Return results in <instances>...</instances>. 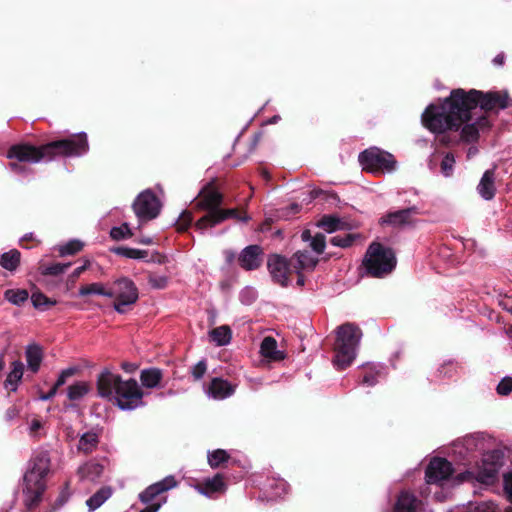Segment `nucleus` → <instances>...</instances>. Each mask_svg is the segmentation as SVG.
<instances>
[{
  "label": "nucleus",
  "mask_w": 512,
  "mask_h": 512,
  "mask_svg": "<svg viewBox=\"0 0 512 512\" xmlns=\"http://www.w3.org/2000/svg\"><path fill=\"white\" fill-rule=\"evenodd\" d=\"M313 196H314V198H321L329 203H334V202L339 201L338 195L332 191L314 190Z\"/></svg>",
  "instance_id": "864d4df0"
},
{
  "label": "nucleus",
  "mask_w": 512,
  "mask_h": 512,
  "mask_svg": "<svg viewBox=\"0 0 512 512\" xmlns=\"http://www.w3.org/2000/svg\"><path fill=\"white\" fill-rule=\"evenodd\" d=\"M20 414V409L17 405H12L10 406L6 412H5V420L6 421H12L14 420L15 418H17Z\"/></svg>",
  "instance_id": "13d9d810"
},
{
  "label": "nucleus",
  "mask_w": 512,
  "mask_h": 512,
  "mask_svg": "<svg viewBox=\"0 0 512 512\" xmlns=\"http://www.w3.org/2000/svg\"><path fill=\"white\" fill-rule=\"evenodd\" d=\"M199 491L206 495L212 496L214 493H222L226 490L223 475L218 473L212 478H206L198 484Z\"/></svg>",
  "instance_id": "aec40b11"
},
{
  "label": "nucleus",
  "mask_w": 512,
  "mask_h": 512,
  "mask_svg": "<svg viewBox=\"0 0 512 512\" xmlns=\"http://www.w3.org/2000/svg\"><path fill=\"white\" fill-rule=\"evenodd\" d=\"M294 270H313L318 264V259L311 256L308 251H298L292 258Z\"/></svg>",
  "instance_id": "b1692460"
},
{
  "label": "nucleus",
  "mask_w": 512,
  "mask_h": 512,
  "mask_svg": "<svg viewBox=\"0 0 512 512\" xmlns=\"http://www.w3.org/2000/svg\"><path fill=\"white\" fill-rule=\"evenodd\" d=\"M23 371H24V364L21 361L16 360V361L12 362V369L9 372V374L4 382L5 387L6 388L11 387L10 390L15 391L17 389L18 383L22 379Z\"/></svg>",
  "instance_id": "c756f323"
},
{
  "label": "nucleus",
  "mask_w": 512,
  "mask_h": 512,
  "mask_svg": "<svg viewBox=\"0 0 512 512\" xmlns=\"http://www.w3.org/2000/svg\"><path fill=\"white\" fill-rule=\"evenodd\" d=\"M211 341L217 346H225L230 343L232 338V330L228 325H222L212 329L209 332Z\"/></svg>",
  "instance_id": "7c9ffc66"
},
{
  "label": "nucleus",
  "mask_w": 512,
  "mask_h": 512,
  "mask_svg": "<svg viewBox=\"0 0 512 512\" xmlns=\"http://www.w3.org/2000/svg\"><path fill=\"white\" fill-rule=\"evenodd\" d=\"M234 387L227 381L219 377L211 380L208 393L214 399H225L234 393Z\"/></svg>",
  "instance_id": "412c9836"
},
{
  "label": "nucleus",
  "mask_w": 512,
  "mask_h": 512,
  "mask_svg": "<svg viewBox=\"0 0 512 512\" xmlns=\"http://www.w3.org/2000/svg\"><path fill=\"white\" fill-rule=\"evenodd\" d=\"M223 202L224 195L216 187L215 180H211L201 188L195 199L193 209L197 212L204 211L205 214L194 223L197 231L203 232L211 228V215L220 210Z\"/></svg>",
  "instance_id": "0eeeda50"
},
{
  "label": "nucleus",
  "mask_w": 512,
  "mask_h": 512,
  "mask_svg": "<svg viewBox=\"0 0 512 512\" xmlns=\"http://www.w3.org/2000/svg\"><path fill=\"white\" fill-rule=\"evenodd\" d=\"M311 248L317 254H322L326 247V237L322 233H317L310 243Z\"/></svg>",
  "instance_id": "09e8293b"
},
{
  "label": "nucleus",
  "mask_w": 512,
  "mask_h": 512,
  "mask_svg": "<svg viewBox=\"0 0 512 512\" xmlns=\"http://www.w3.org/2000/svg\"><path fill=\"white\" fill-rule=\"evenodd\" d=\"M502 457L503 455L500 451L493 450L483 455L482 462L495 465L497 469H500Z\"/></svg>",
  "instance_id": "49530a36"
},
{
  "label": "nucleus",
  "mask_w": 512,
  "mask_h": 512,
  "mask_svg": "<svg viewBox=\"0 0 512 512\" xmlns=\"http://www.w3.org/2000/svg\"><path fill=\"white\" fill-rule=\"evenodd\" d=\"M263 249L259 245L245 247L238 257V263L244 270H256L263 262Z\"/></svg>",
  "instance_id": "4468645a"
},
{
  "label": "nucleus",
  "mask_w": 512,
  "mask_h": 512,
  "mask_svg": "<svg viewBox=\"0 0 512 512\" xmlns=\"http://www.w3.org/2000/svg\"><path fill=\"white\" fill-rule=\"evenodd\" d=\"M107 297L114 298L113 308L116 312L125 314L128 311V307L138 301L139 291L131 279L121 277L113 281L109 287Z\"/></svg>",
  "instance_id": "1a4fd4ad"
},
{
  "label": "nucleus",
  "mask_w": 512,
  "mask_h": 512,
  "mask_svg": "<svg viewBox=\"0 0 512 512\" xmlns=\"http://www.w3.org/2000/svg\"><path fill=\"white\" fill-rule=\"evenodd\" d=\"M89 151L88 137L85 132L72 134L66 138L56 139L35 146L30 143H19L10 146L7 158L23 163L51 161L56 157H79Z\"/></svg>",
  "instance_id": "f03ea898"
},
{
  "label": "nucleus",
  "mask_w": 512,
  "mask_h": 512,
  "mask_svg": "<svg viewBox=\"0 0 512 512\" xmlns=\"http://www.w3.org/2000/svg\"><path fill=\"white\" fill-rule=\"evenodd\" d=\"M449 100H452V107L457 112L465 114L470 122H474L473 110L478 106L483 111L480 116H486L489 119V113H497L511 105V99L507 91L483 92L476 89L466 91L462 88H456L450 92Z\"/></svg>",
  "instance_id": "7ed1b4c3"
},
{
  "label": "nucleus",
  "mask_w": 512,
  "mask_h": 512,
  "mask_svg": "<svg viewBox=\"0 0 512 512\" xmlns=\"http://www.w3.org/2000/svg\"><path fill=\"white\" fill-rule=\"evenodd\" d=\"M420 501L410 491L402 490L393 506L394 512H418Z\"/></svg>",
  "instance_id": "a211bd4d"
},
{
  "label": "nucleus",
  "mask_w": 512,
  "mask_h": 512,
  "mask_svg": "<svg viewBox=\"0 0 512 512\" xmlns=\"http://www.w3.org/2000/svg\"><path fill=\"white\" fill-rule=\"evenodd\" d=\"M133 236V232L131 231L129 225L127 223H123L118 227H113L110 230V237L113 240L120 241L123 239H128Z\"/></svg>",
  "instance_id": "37998d69"
},
{
  "label": "nucleus",
  "mask_w": 512,
  "mask_h": 512,
  "mask_svg": "<svg viewBox=\"0 0 512 512\" xmlns=\"http://www.w3.org/2000/svg\"><path fill=\"white\" fill-rule=\"evenodd\" d=\"M417 213L418 212L416 207H410L394 212H388L386 215L380 218L379 223L381 225L403 227L406 225H410L413 222V216L416 215Z\"/></svg>",
  "instance_id": "dca6fc26"
},
{
  "label": "nucleus",
  "mask_w": 512,
  "mask_h": 512,
  "mask_svg": "<svg viewBox=\"0 0 512 512\" xmlns=\"http://www.w3.org/2000/svg\"><path fill=\"white\" fill-rule=\"evenodd\" d=\"M492 62L495 66H503L505 64V54L503 52L499 53L494 57Z\"/></svg>",
  "instance_id": "0e129e2a"
},
{
  "label": "nucleus",
  "mask_w": 512,
  "mask_h": 512,
  "mask_svg": "<svg viewBox=\"0 0 512 512\" xmlns=\"http://www.w3.org/2000/svg\"><path fill=\"white\" fill-rule=\"evenodd\" d=\"M112 495V489L108 486L100 488L96 493H94L87 501L86 505L89 508V511H94L99 508L107 499H109Z\"/></svg>",
  "instance_id": "473e14b6"
},
{
  "label": "nucleus",
  "mask_w": 512,
  "mask_h": 512,
  "mask_svg": "<svg viewBox=\"0 0 512 512\" xmlns=\"http://www.w3.org/2000/svg\"><path fill=\"white\" fill-rule=\"evenodd\" d=\"M90 265V261L86 260L82 266L77 267L69 276L71 281H75L83 272H85Z\"/></svg>",
  "instance_id": "bf43d9fd"
},
{
  "label": "nucleus",
  "mask_w": 512,
  "mask_h": 512,
  "mask_svg": "<svg viewBox=\"0 0 512 512\" xmlns=\"http://www.w3.org/2000/svg\"><path fill=\"white\" fill-rule=\"evenodd\" d=\"M396 256L392 248L381 243L372 242L365 253L362 265L367 275L382 278L390 274L396 267Z\"/></svg>",
  "instance_id": "6e6552de"
},
{
  "label": "nucleus",
  "mask_w": 512,
  "mask_h": 512,
  "mask_svg": "<svg viewBox=\"0 0 512 512\" xmlns=\"http://www.w3.org/2000/svg\"><path fill=\"white\" fill-rule=\"evenodd\" d=\"M454 164H455V158H454L453 153H451V152L446 153V155L443 157V159L440 163L441 173L445 177L451 176L453 173Z\"/></svg>",
  "instance_id": "a18cd8bd"
},
{
  "label": "nucleus",
  "mask_w": 512,
  "mask_h": 512,
  "mask_svg": "<svg viewBox=\"0 0 512 512\" xmlns=\"http://www.w3.org/2000/svg\"><path fill=\"white\" fill-rule=\"evenodd\" d=\"M22 162H18L16 160V162H10L9 163V168L11 169L12 172L16 173V174H26V173H29L31 172V169H29L28 167H26L25 165L21 164Z\"/></svg>",
  "instance_id": "4d7b16f0"
},
{
  "label": "nucleus",
  "mask_w": 512,
  "mask_h": 512,
  "mask_svg": "<svg viewBox=\"0 0 512 512\" xmlns=\"http://www.w3.org/2000/svg\"><path fill=\"white\" fill-rule=\"evenodd\" d=\"M494 504L491 503V504H480L478 505L477 507V510H479L480 512H493L494 511Z\"/></svg>",
  "instance_id": "338daca9"
},
{
  "label": "nucleus",
  "mask_w": 512,
  "mask_h": 512,
  "mask_svg": "<svg viewBox=\"0 0 512 512\" xmlns=\"http://www.w3.org/2000/svg\"><path fill=\"white\" fill-rule=\"evenodd\" d=\"M148 283L155 289H163L167 286L168 278L165 276L150 275Z\"/></svg>",
  "instance_id": "6e6d98bb"
},
{
  "label": "nucleus",
  "mask_w": 512,
  "mask_h": 512,
  "mask_svg": "<svg viewBox=\"0 0 512 512\" xmlns=\"http://www.w3.org/2000/svg\"><path fill=\"white\" fill-rule=\"evenodd\" d=\"M69 497L70 492L68 489V484H66L65 487L60 491L54 503L52 504L49 512H55L56 510L61 508L68 501Z\"/></svg>",
  "instance_id": "de8ad7c7"
},
{
  "label": "nucleus",
  "mask_w": 512,
  "mask_h": 512,
  "mask_svg": "<svg viewBox=\"0 0 512 512\" xmlns=\"http://www.w3.org/2000/svg\"><path fill=\"white\" fill-rule=\"evenodd\" d=\"M121 368L127 373H133L138 369V365L131 362H122Z\"/></svg>",
  "instance_id": "680f3d73"
},
{
  "label": "nucleus",
  "mask_w": 512,
  "mask_h": 512,
  "mask_svg": "<svg viewBox=\"0 0 512 512\" xmlns=\"http://www.w3.org/2000/svg\"><path fill=\"white\" fill-rule=\"evenodd\" d=\"M99 444V435L94 431H88L81 435L77 450L85 455L91 454Z\"/></svg>",
  "instance_id": "bb28decb"
},
{
  "label": "nucleus",
  "mask_w": 512,
  "mask_h": 512,
  "mask_svg": "<svg viewBox=\"0 0 512 512\" xmlns=\"http://www.w3.org/2000/svg\"><path fill=\"white\" fill-rule=\"evenodd\" d=\"M499 469L495 465H489L482 462V466L478 469L475 479L484 484H492L497 478ZM474 478V473L471 471H465L459 473L456 476V480L459 483L470 481Z\"/></svg>",
  "instance_id": "2eb2a0df"
},
{
  "label": "nucleus",
  "mask_w": 512,
  "mask_h": 512,
  "mask_svg": "<svg viewBox=\"0 0 512 512\" xmlns=\"http://www.w3.org/2000/svg\"><path fill=\"white\" fill-rule=\"evenodd\" d=\"M193 219H194V217H193L192 211L184 210L180 214V216L175 224L176 230L180 233L186 232L192 225Z\"/></svg>",
  "instance_id": "79ce46f5"
},
{
  "label": "nucleus",
  "mask_w": 512,
  "mask_h": 512,
  "mask_svg": "<svg viewBox=\"0 0 512 512\" xmlns=\"http://www.w3.org/2000/svg\"><path fill=\"white\" fill-rule=\"evenodd\" d=\"M454 470L451 462L445 458L434 457L425 470V478L428 484H438L448 480Z\"/></svg>",
  "instance_id": "ddd939ff"
},
{
  "label": "nucleus",
  "mask_w": 512,
  "mask_h": 512,
  "mask_svg": "<svg viewBox=\"0 0 512 512\" xmlns=\"http://www.w3.org/2000/svg\"><path fill=\"white\" fill-rule=\"evenodd\" d=\"M50 456L48 451H39L30 460V467L24 475L23 489L24 505L27 510L39 506L46 491V476L50 471Z\"/></svg>",
  "instance_id": "39448f33"
},
{
  "label": "nucleus",
  "mask_w": 512,
  "mask_h": 512,
  "mask_svg": "<svg viewBox=\"0 0 512 512\" xmlns=\"http://www.w3.org/2000/svg\"><path fill=\"white\" fill-rule=\"evenodd\" d=\"M70 266L71 263H52L49 265L40 263L39 271L45 276H58L65 273Z\"/></svg>",
  "instance_id": "e433bc0d"
},
{
  "label": "nucleus",
  "mask_w": 512,
  "mask_h": 512,
  "mask_svg": "<svg viewBox=\"0 0 512 512\" xmlns=\"http://www.w3.org/2000/svg\"><path fill=\"white\" fill-rule=\"evenodd\" d=\"M76 372H77V368H75V367H69V368L63 370L60 373L58 379L56 380V382L53 386H55L57 389H59L61 386H63L66 383L67 379L69 377L75 375Z\"/></svg>",
  "instance_id": "5fc2aeb1"
},
{
  "label": "nucleus",
  "mask_w": 512,
  "mask_h": 512,
  "mask_svg": "<svg viewBox=\"0 0 512 512\" xmlns=\"http://www.w3.org/2000/svg\"><path fill=\"white\" fill-rule=\"evenodd\" d=\"M25 357L28 369L33 373H37L44 357L43 348L36 343L29 344L25 350Z\"/></svg>",
  "instance_id": "5701e85b"
},
{
  "label": "nucleus",
  "mask_w": 512,
  "mask_h": 512,
  "mask_svg": "<svg viewBox=\"0 0 512 512\" xmlns=\"http://www.w3.org/2000/svg\"><path fill=\"white\" fill-rule=\"evenodd\" d=\"M361 337V329L353 323L347 322L337 328L333 363L338 369L343 370L351 365Z\"/></svg>",
  "instance_id": "423d86ee"
},
{
  "label": "nucleus",
  "mask_w": 512,
  "mask_h": 512,
  "mask_svg": "<svg viewBox=\"0 0 512 512\" xmlns=\"http://www.w3.org/2000/svg\"><path fill=\"white\" fill-rule=\"evenodd\" d=\"M31 302L36 309L45 311L57 304L56 300H53L43 294L41 291L36 290L31 295Z\"/></svg>",
  "instance_id": "f704fd0d"
},
{
  "label": "nucleus",
  "mask_w": 512,
  "mask_h": 512,
  "mask_svg": "<svg viewBox=\"0 0 512 512\" xmlns=\"http://www.w3.org/2000/svg\"><path fill=\"white\" fill-rule=\"evenodd\" d=\"M104 471V466L97 462H87L78 468V475L81 479L95 481L101 477Z\"/></svg>",
  "instance_id": "cd10ccee"
},
{
  "label": "nucleus",
  "mask_w": 512,
  "mask_h": 512,
  "mask_svg": "<svg viewBox=\"0 0 512 512\" xmlns=\"http://www.w3.org/2000/svg\"><path fill=\"white\" fill-rule=\"evenodd\" d=\"M111 252L129 259H144L148 256L147 250H139L125 246L114 247L111 249Z\"/></svg>",
  "instance_id": "c9c22d12"
},
{
  "label": "nucleus",
  "mask_w": 512,
  "mask_h": 512,
  "mask_svg": "<svg viewBox=\"0 0 512 512\" xmlns=\"http://www.w3.org/2000/svg\"><path fill=\"white\" fill-rule=\"evenodd\" d=\"M133 211L139 222H147L155 219L161 210L158 197L151 190L141 192L133 202Z\"/></svg>",
  "instance_id": "9b49d317"
},
{
  "label": "nucleus",
  "mask_w": 512,
  "mask_h": 512,
  "mask_svg": "<svg viewBox=\"0 0 512 512\" xmlns=\"http://www.w3.org/2000/svg\"><path fill=\"white\" fill-rule=\"evenodd\" d=\"M161 506L162 502L151 503L140 512H157L161 508Z\"/></svg>",
  "instance_id": "e2e57ef3"
},
{
  "label": "nucleus",
  "mask_w": 512,
  "mask_h": 512,
  "mask_svg": "<svg viewBox=\"0 0 512 512\" xmlns=\"http://www.w3.org/2000/svg\"><path fill=\"white\" fill-rule=\"evenodd\" d=\"M359 163L363 171L382 175L395 169L396 160L394 156L377 147H370L359 154Z\"/></svg>",
  "instance_id": "9d476101"
},
{
  "label": "nucleus",
  "mask_w": 512,
  "mask_h": 512,
  "mask_svg": "<svg viewBox=\"0 0 512 512\" xmlns=\"http://www.w3.org/2000/svg\"><path fill=\"white\" fill-rule=\"evenodd\" d=\"M5 299L14 305H21L29 298L25 289H8L4 293Z\"/></svg>",
  "instance_id": "4c0bfd02"
},
{
  "label": "nucleus",
  "mask_w": 512,
  "mask_h": 512,
  "mask_svg": "<svg viewBox=\"0 0 512 512\" xmlns=\"http://www.w3.org/2000/svg\"><path fill=\"white\" fill-rule=\"evenodd\" d=\"M211 228L223 223L227 219L233 218L237 221L248 222L250 217L246 213L240 212L237 208H220L214 215H211Z\"/></svg>",
  "instance_id": "4be33fe9"
},
{
  "label": "nucleus",
  "mask_w": 512,
  "mask_h": 512,
  "mask_svg": "<svg viewBox=\"0 0 512 512\" xmlns=\"http://www.w3.org/2000/svg\"><path fill=\"white\" fill-rule=\"evenodd\" d=\"M504 481H505V485H504L505 492L508 496V499L512 503V474L510 473V474L506 475Z\"/></svg>",
  "instance_id": "052dcab7"
},
{
  "label": "nucleus",
  "mask_w": 512,
  "mask_h": 512,
  "mask_svg": "<svg viewBox=\"0 0 512 512\" xmlns=\"http://www.w3.org/2000/svg\"><path fill=\"white\" fill-rule=\"evenodd\" d=\"M97 391L100 397L114 401L121 410H134L144 406V391L138 382L133 378L123 380L120 375L109 370L99 374Z\"/></svg>",
  "instance_id": "20e7f679"
},
{
  "label": "nucleus",
  "mask_w": 512,
  "mask_h": 512,
  "mask_svg": "<svg viewBox=\"0 0 512 512\" xmlns=\"http://www.w3.org/2000/svg\"><path fill=\"white\" fill-rule=\"evenodd\" d=\"M496 391L502 396L509 395L512 392V377H504L497 385Z\"/></svg>",
  "instance_id": "3c124183"
},
{
  "label": "nucleus",
  "mask_w": 512,
  "mask_h": 512,
  "mask_svg": "<svg viewBox=\"0 0 512 512\" xmlns=\"http://www.w3.org/2000/svg\"><path fill=\"white\" fill-rule=\"evenodd\" d=\"M378 376L379 372L377 371L365 370L360 383L370 387L375 386L378 383Z\"/></svg>",
  "instance_id": "8fccbe9b"
},
{
  "label": "nucleus",
  "mask_w": 512,
  "mask_h": 512,
  "mask_svg": "<svg viewBox=\"0 0 512 512\" xmlns=\"http://www.w3.org/2000/svg\"><path fill=\"white\" fill-rule=\"evenodd\" d=\"M292 261L287 260L285 257L273 254L268 258L267 267L271 274L273 281L283 287H286L289 282V275L292 273Z\"/></svg>",
  "instance_id": "f8f14e48"
},
{
  "label": "nucleus",
  "mask_w": 512,
  "mask_h": 512,
  "mask_svg": "<svg viewBox=\"0 0 512 512\" xmlns=\"http://www.w3.org/2000/svg\"><path fill=\"white\" fill-rule=\"evenodd\" d=\"M229 459V454L223 449H216L208 454V463L211 468H218L228 462Z\"/></svg>",
  "instance_id": "58836bf2"
},
{
  "label": "nucleus",
  "mask_w": 512,
  "mask_h": 512,
  "mask_svg": "<svg viewBox=\"0 0 512 512\" xmlns=\"http://www.w3.org/2000/svg\"><path fill=\"white\" fill-rule=\"evenodd\" d=\"M163 379V372L159 368L143 369L140 373V381L143 387L153 389L160 385Z\"/></svg>",
  "instance_id": "a878e982"
},
{
  "label": "nucleus",
  "mask_w": 512,
  "mask_h": 512,
  "mask_svg": "<svg viewBox=\"0 0 512 512\" xmlns=\"http://www.w3.org/2000/svg\"><path fill=\"white\" fill-rule=\"evenodd\" d=\"M90 389L91 387L88 382H76L68 387L67 397L71 401H79L89 393Z\"/></svg>",
  "instance_id": "72a5a7b5"
},
{
  "label": "nucleus",
  "mask_w": 512,
  "mask_h": 512,
  "mask_svg": "<svg viewBox=\"0 0 512 512\" xmlns=\"http://www.w3.org/2000/svg\"><path fill=\"white\" fill-rule=\"evenodd\" d=\"M83 249V243L79 240H70L68 243L59 246L60 256L75 255Z\"/></svg>",
  "instance_id": "a19ab883"
},
{
  "label": "nucleus",
  "mask_w": 512,
  "mask_h": 512,
  "mask_svg": "<svg viewBox=\"0 0 512 512\" xmlns=\"http://www.w3.org/2000/svg\"><path fill=\"white\" fill-rule=\"evenodd\" d=\"M57 391H58V389L55 386H52V388L48 391V393L40 396V399L41 400H49L56 395Z\"/></svg>",
  "instance_id": "69168bd1"
},
{
  "label": "nucleus",
  "mask_w": 512,
  "mask_h": 512,
  "mask_svg": "<svg viewBox=\"0 0 512 512\" xmlns=\"http://www.w3.org/2000/svg\"><path fill=\"white\" fill-rule=\"evenodd\" d=\"M477 191L485 200H492L494 198L496 194L494 169H488L484 172L477 186Z\"/></svg>",
  "instance_id": "6ab92c4d"
},
{
  "label": "nucleus",
  "mask_w": 512,
  "mask_h": 512,
  "mask_svg": "<svg viewBox=\"0 0 512 512\" xmlns=\"http://www.w3.org/2000/svg\"><path fill=\"white\" fill-rule=\"evenodd\" d=\"M421 122L427 130L436 134V143L443 147L476 143L481 133L489 132L492 128L486 116H478L474 122H470L465 114L452 107L449 96L428 105L422 113Z\"/></svg>",
  "instance_id": "f257e3e1"
},
{
  "label": "nucleus",
  "mask_w": 512,
  "mask_h": 512,
  "mask_svg": "<svg viewBox=\"0 0 512 512\" xmlns=\"http://www.w3.org/2000/svg\"><path fill=\"white\" fill-rule=\"evenodd\" d=\"M317 226L327 233H333L344 229L345 222L336 215H323L317 222Z\"/></svg>",
  "instance_id": "2f4dec72"
},
{
  "label": "nucleus",
  "mask_w": 512,
  "mask_h": 512,
  "mask_svg": "<svg viewBox=\"0 0 512 512\" xmlns=\"http://www.w3.org/2000/svg\"><path fill=\"white\" fill-rule=\"evenodd\" d=\"M260 353L264 358L272 361L284 359L283 352L277 350V341L271 336H267L262 340Z\"/></svg>",
  "instance_id": "393cba45"
},
{
  "label": "nucleus",
  "mask_w": 512,
  "mask_h": 512,
  "mask_svg": "<svg viewBox=\"0 0 512 512\" xmlns=\"http://www.w3.org/2000/svg\"><path fill=\"white\" fill-rule=\"evenodd\" d=\"M207 371V363L206 360H200L197 364H195L191 368V374L195 381H198L203 378Z\"/></svg>",
  "instance_id": "603ef678"
},
{
  "label": "nucleus",
  "mask_w": 512,
  "mask_h": 512,
  "mask_svg": "<svg viewBox=\"0 0 512 512\" xmlns=\"http://www.w3.org/2000/svg\"><path fill=\"white\" fill-rule=\"evenodd\" d=\"M109 292V288L106 289L102 283H91L87 285H82L79 289L80 296H87L90 294H98L107 297V293Z\"/></svg>",
  "instance_id": "ea45409f"
},
{
  "label": "nucleus",
  "mask_w": 512,
  "mask_h": 512,
  "mask_svg": "<svg viewBox=\"0 0 512 512\" xmlns=\"http://www.w3.org/2000/svg\"><path fill=\"white\" fill-rule=\"evenodd\" d=\"M357 237H358V235L352 234V233H347V234H344L343 236L336 235L330 239V243L333 246L347 248V247H350L354 243V241Z\"/></svg>",
  "instance_id": "c03bdc74"
},
{
  "label": "nucleus",
  "mask_w": 512,
  "mask_h": 512,
  "mask_svg": "<svg viewBox=\"0 0 512 512\" xmlns=\"http://www.w3.org/2000/svg\"><path fill=\"white\" fill-rule=\"evenodd\" d=\"M177 481L173 476H167L163 480L148 486L140 493L139 499L144 504L151 503L157 496L176 487Z\"/></svg>",
  "instance_id": "f3484780"
},
{
  "label": "nucleus",
  "mask_w": 512,
  "mask_h": 512,
  "mask_svg": "<svg viewBox=\"0 0 512 512\" xmlns=\"http://www.w3.org/2000/svg\"><path fill=\"white\" fill-rule=\"evenodd\" d=\"M294 271H295V272L297 273V275H298V278H297V285H298V286H300V287L304 286V285H305V277H304V275H303V274H302V272H301L302 270H294Z\"/></svg>",
  "instance_id": "774afa93"
},
{
  "label": "nucleus",
  "mask_w": 512,
  "mask_h": 512,
  "mask_svg": "<svg viewBox=\"0 0 512 512\" xmlns=\"http://www.w3.org/2000/svg\"><path fill=\"white\" fill-rule=\"evenodd\" d=\"M21 262V253L17 249H11L0 255V266L9 271L14 272L17 270Z\"/></svg>",
  "instance_id": "c85d7f7f"
}]
</instances>
